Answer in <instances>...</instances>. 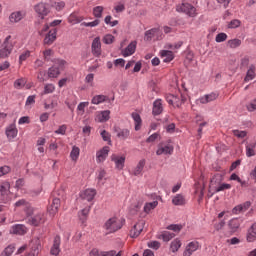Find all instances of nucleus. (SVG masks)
I'll return each instance as SVG.
<instances>
[{"label": "nucleus", "instance_id": "obj_1", "mask_svg": "<svg viewBox=\"0 0 256 256\" xmlns=\"http://www.w3.org/2000/svg\"><path fill=\"white\" fill-rule=\"evenodd\" d=\"M123 225H125V219L112 217L105 222L103 228L107 233H115L119 229H123Z\"/></svg>", "mask_w": 256, "mask_h": 256}, {"label": "nucleus", "instance_id": "obj_2", "mask_svg": "<svg viewBox=\"0 0 256 256\" xmlns=\"http://www.w3.org/2000/svg\"><path fill=\"white\" fill-rule=\"evenodd\" d=\"M67 66V61L56 59L54 65L48 69V77L50 79H57L61 75V71Z\"/></svg>", "mask_w": 256, "mask_h": 256}, {"label": "nucleus", "instance_id": "obj_3", "mask_svg": "<svg viewBox=\"0 0 256 256\" xmlns=\"http://www.w3.org/2000/svg\"><path fill=\"white\" fill-rule=\"evenodd\" d=\"M177 13H184L188 17H197V8L189 2H182L176 6Z\"/></svg>", "mask_w": 256, "mask_h": 256}, {"label": "nucleus", "instance_id": "obj_4", "mask_svg": "<svg viewBox=\"0 0 256 256\" xmlns=\"http://www.w3.org/2000/svg\"><path fill=\"white\" fill-rule=\"evenodd\" d=\"M210 189H213L214 193H220V191L231 189V184L221 183L220 176H215L210 181Z\"/></svg>", "mask_w": 256, "mask_h": 256}, {"label": "nucleus", "instance_id": "obj_5", "mask_svg": "<svg viewBox=\"0 0 256 256\" xmlns=\"http://www.w3.org/2000/svg\"><path fill=\"white\" fill-rule=\"evenodd\" d=\"M11 184L3 182L0 185V203H9L11 201Z\"/></svg>", "mask_w": 256, "mask_h": 256}, {"label": "nucleus", "instance_id": "obj_6", "mask_svg": "<svg viewBox=\"0 0 256 256\" xmlns=\"http://www.w3.org/2000/svg\"><path fill=\"white\" fill-rule=\"evenodd\" d=\"M11 36H7L0 49V59H7L13 52V43L10 42Z\"/></svg>", "mask_w": 256, "mask_h": 256}, {"label": "nucleus", "instance_id": "obj_7", "mask_svg": "<svg viewBox=\"0 0 256 256\" xmlns=\"http://www.w3.org/2000/svg\"><path fill=\"white\" fill-rule=\"evenodd\" d=\"M95 195H97V190L96 189H86L80 192V203H91L93 199H95Z\"/></svg>", "mask_w": 256, "mask_h": 256}, {"label": "nucleus", "instance_id": "obj_8", "mask_svg": "<svg viewBox=\"0 0 256 256\" xmlns=\"http://www.w3.org/2000/svg\"><path fill=\"white\" fill-rule=\"evenodd\" d=\"M174 147L170 143L162 142L158 144L156 155H173Z\"/></svg>", "mask_w": 256, "mask_h": 256}, {"label": "nucleus", "instance_id": "obj_9", "mask_svg": "<svg viewBox=\"0 0 256 256\" xmlns=\"http://www.w3.org/2000/svg\"><path fill=\"white\" fill-rule=\"evenodd\" d=\"M143 229H145V221L140 220L130 229V237H132V239H137V237L143 233Z\"/></svg>", "mask_w": 256, "mask_h": 256}, {"label": "nucleus", "instance_id": "obj_10", "mask_svg": "<svg viewBox=\"0 0 256 256\" xmlns=\"http://www.w3.org/2000/svg\"><path fill=\"white\" fill-rule=\"evenodd\" d=\"M34 11L38 17L45 19L49 15V6L43 2H40L34 6Z\"/></svg>", "mask_w": 256, "mask_h": 256}, {"label": "nucleus", "instance_id": "obj_11", "mask_svg": "<svg viewBox=\"0 0 256 256\" xmlns=\"http://www.w3.org/2000/svg\"><path fill=\"white\" fill-rule=\"evenodd\" d=\"M15 207H22L27 215V217H31L33 213H35V209L31 206L29 202H27L25 199L18 200L15 203Z\"/></svg>", "mask_w": 256, "mask_h": 256}, {"label": "nucleus", "instance_id": "obj_12", "mask_svg": "<svg viewBox=\"0 0 256 256\" xmlns=\"http://www.w3.org/2000/svg\"><path fill=\"white\" fill-rule=\"evenodd\" d=\"M198 249H201V244L197 241H192L189 242L184 251H183V256H191L193 255V253H195V251H197Z\"/></svg>", "mask_w": 256, "mask_h": 256}, {"label": "nucleus", "instance_id": "obj_13", "mask_svg": "<svg viewBox=\"0 0 256 256\" xmlns=\"http://www.w3.org/2000/svg\"><path fill=\"white\" fill-rule=\"evenodd\" d=\"M28 223L39 227V225L45 223V214L43 212H37L34 216L28 218Z\"/></svg>", "mask_w": 256, "mask_h": 256}, {"label": "nucleus", "instance_id": "obj_14", "mask_svg": "<svg viewBox=\"0 0 256 256\" xmlns=\"http://www.w3.org/2000/svg\"><path fill=\"white\" fill-rule=\"evenodd\" d=\"M28 231L29 229L23 224L12 225L9 229L10 235H26Z\"/></svg>", "mask_w": 256, "mask_h": 256}, {"label": "nucleus", "instance_id": "obj_15", "mask_svg": "<svg viewBox=\"0 0 256 256\" xmlns=\"http://www.w3.org/2000/svg\"><path fill=\"white\" fill-rule=\"evenodd\" d=\"M219 97V94L212 92L210 94H206L196 100L197 105H207V103H211V101H216Z\"/></svg>", "mask_w": 256, "mask_h": 256}, {"label": "nucleus", "instance_id": "obj_16", "mask_svg": "<svg viewBox=\"0 0 256 256\" xmlns=\"http://www.w3.org/2000/svg\"><path fill=\"white\" fill-rule=\"evenodd\" d=\"M57 40V29L52 28L46 34L44 38V45H53Z\"/></svg>", "mask_w": 256, "mask_h": 256}, {"label": "nucleus", "instance_id": "obj_17", "mask_svg": "<svg viewBox=\"0 0 256 256\" xmlns=\"http://www.w3.org/2000/svg\"><path fill=\"white\" fill-rule=\"evenodd\" d=\"M166 101L169 105H173V107H179L180 105H183L185 99H181V97L177 95L168 94L166 96Z\"/></svg>", "mask_w": 256, "mask_h": 256}, {"label": "nucleus", "instance_id": "obj_18", "mask_svg": "<svg viewBox=\"0 0 256 256\" xmlns=\"http://www.w3.org/2000/svg\"><path fill=\"white\" fill-rule=\"evenodd\" d=\"M109 119H111V111L109 110L99 111L96 113L95 121H97V123H107Z\"/></svg>", "mask_w": 256, "mask_h": 256}, {"label": "nucleus", "instance_id": "obj_19", "mask_svg": "<svg viewBox=\"0 0 256 256\" xmlns=\"http://www.w3.org/2000/svg\"><path fill=\"white\" fill-rule=\"evenodd\" d=\"M109 156V146H104L102 149L96 152L97 163H103Z\"/></svg>", "mask_w": 256, "mask_h": 256}, {"label": "nucleus", "instance_id": "obj_20", "mask_svg": "<svg viewBox=\"0 0 256 256\" xmlns=\"http://www.w3.org/2000/svg\"><path fill=\"white\" fill-rule=\"evenodd\" d=\"M115 133H117V137L121 141H127V139L131 138V130L128 128H115Z\"/></svg>", "mask_w": 256, "mask_h": 256}, {"label": "nucleus", "instance_id": "obj_21", "mask_svg": "<svg viewBox=\"0 0 256 256\" xmlns=\"http://www.w3.org/2000/svg\"><path fill=\"white\" fill-rule=\"evenodd\" d=\"M111 161L115 163V167L119 171L123 170V167H125V156H119L117 154H113L111 156Z\"/></svg>", "mask_w": 256, "mask_h": 256}, {"label": "nucleus", "instance_id": "obj_22", "mask_svg": "<svg viewBox=\"0 0 256 256\" xmlns=\"http://www.w3.org/2000/svg\"><path fill=\"white\" fill-rule=\"evenodd\" d=\"M50 253L54 256H57L59 253H61V236H55Z\"/></svg>", "mask_w": 256, "mask_h": 256}, {"label": "nucleus", "instance_id": "obj_23", "mask_svg": "<svg viewBox=\"0 0 256 256\" xmlns=\"http://www.w3.org/2000/svg\"><path fill=\"white\" fill-rule=\"evenodd\" d=\"M59 207H61V200L54 198L52 204L48 207V213L54 217L57 211H59Z\"/></svg>", "mask_w": 256, "mask_h": 256}, {"label": "nucleus", "instance_id": "obj_24", "mask_svg": "<svg viewBox=\"0 0 256 256\" xmlns=\"http://www.w3.org/2000/svg\"><path fill=\"white\" fill-rule=\"evenodd\" d=\"M41 249V240H32V250L26 256H38Z\"/></svg>", "mask_w": 256, "mask_h": 256}, {"label": "nucleus", "instance_id": "obj_25", "mask_svg": "<svg viewBox=\"0 0 256 256\" xmlns=\"http://www.w3.org/2000/svg\"><path fill=\"white\" fill-rule=\"evenodd\" d=\"M18 133L19 130H17V126H15V124H11L6 128V137L9 141L15 139Z\"/></svg>", "mask_w": 256, "mask_h": 256}, {"label": "nucleus", "instance_id": "obj_26", "mask_svg": "<svg viewBox=\"0 0 256 256\" xmlns=\"http://www.w3.org/2000/svg\"><path fill=\"white\" fill-rule=\"evenodd\" d=\"M251 207V202L247 201L243 204L237 205L232 209L233 215H239V213H245Z\"/></svg>", "mask_w": 256, "mask_h": 256}, {"label": "nucleus", "instance_id": "obj_27", "mask_svg": "<svg viewBox=\"0 0 256 256\" xmlns=\"http://www.w3.org/2000/svg\"><path fill=\"white\" fill-rule=\"evenodd\" d=\"M92 53L95 57L101 55V38L96 37L92 42Z\"/></svg>", "mask_w": 256, "mask_h": 256}, {"label": "nucleus", "instance_id": "obj_28", "mask_svg": "<svg viewBox=\"0 0 256 256\" xmlns=\"http://www.w3.org/2000/svg\"><path fill=\"white\" fill-rule=\"evenodd\" d=\"M255 71H256L255 64H251L248 67V70L246 72V76L244 78L245 83H249V81H253V79H255V77H256Z\"/></svg>", "mask_w": 256, "mask_h": 256}, {"label": "nucleus", "instance_id": "obj_29", "mask_svg": "<svg viewBox=\"0 0 256 256\" xmlns=\"http://www.w3.org/2000/svg\"><path fill=\"white\" fill-rule=\"evenodd\" d=\"M152 113L153 115H161V113H163V100L156 99L153 102Z\"/></svg>", "mask_w": 256, "mask_h": 256}, {"label": "nucleus", "instance_id": "obj_30", "mask_svg": "<svg viewBox=\"0 0 256 256\" xmlns=\"http://www.w3.org/2000/svg\"><path fill=\"white\" fill-rule=\"evenodd\" d=\"M137 49V42L133 41L131 42L123 51L122 55L123 57H130V55H133L135 53V50Z\"/></svg>", "mask_w": 256, "mask_h": 256}, {"label": "nucleus", "instance_id": "obj_31", "mask_svg": "<svg viewBox=\"0 0 256 256\" xmlns=\"http://www.w3.org/2000/svg\"><path fill=\"white\" fill-rule=\"evenodd\" d=\"M228 227L231 233L237 232V229L241 227V220L239 218H233L228 222Z\"/></svg>", "mask_w": 256, "mask_h": 256}, {"label": "nucleus", "instance_id": "obj_32", "mask_svg": "<svg viewBox=\"0 0 256 256\" xmlns=\"http://www.w3.org/2000/svg\"><path fill=\"white\" fill-rule=\"evenodd\" d=\"M160 55H161L164 63H171V61H173V59H175V55H173V52L169 51V50H162L160 52Z\"/></svg>", "mask_w": 256, "mask_h": 256}, {"label": "nucleus", "instance_id": "obj_33", "mask_svg": "<svg viewBox=\"0 0 256 256\" xmlns=\"http://www.w3.org/2000/svg\"><path fill=\"white\" fill-rule=\"evenodd\" d=\"M59 102L55 96L51 97L50 100H47L44 102V109L49 110V109H55L58 107Z\"/></svg>", "mask_w": 256, "mask_h": 256}, {"label": "nucleus", "instance_id": "obj_34", "mask_svg": "<svg viewBox=\"0 0 256 256\" xmlns=\"http://www.w3.org/2000/svg\"><path fill=\"white\" fill-rule=\"evenodd\" d=\"M131 117L135 123V131L141 130V125L143 124V120L141 119V115L139 113L133 112Z\"/></svg>", "mask_w": 256, "mask_h": 256}, {"label": "nucleus", "instance_id": "obj_35", "mask_svg": "<svg viewBox=\"0 0 256 256\" xmlns=\"http://www.w3.org/2000/svg\"><path fill=\"white\" fill-rule=\"evenodd\" d=\"M246 239L249 243H253L256 240V223L249 228Z\"/></svg>", "mask_w": 256, "mask_h": 256}, {"label": "nucleus", "instance_id": "obj_36", "mask_svg": "<svg viewBox=\"0 0 256 256\" xmlns=\"http://www.w3.org/2000/svg\"><path fill=\"white\" fill-rule=\"evenodd\" d=\"M23 17H25V12L23 11H17V12H13L9 19L11 23H19V21H21V19H23Z\"/></svg>", "mask_w": 256, "mask_h": 256}, {"label": "nucleus", "instance_id": "obj_37", "mask_svg": "<svg viewBox=\"0 0 256 256\" xmlns=\"http://www.w3.org/2000/svg\"><path fill=\"white\" fill-rule=\"evenodd\" d=\"M256 143L250 142L246 144V157H255Z\"/></svg>", "mask_w": 256, "mask_h": 256}, {"label": "nucleus", "instance_id": "obj_38", "mask_svg": "<svg viewBox=\"0 0 256 256\" xmlns=\"http://www.w3.org/2000/svg\"><path fill=\"white\" fill-rule=\"evenodd\" d=\"M145 163V159L140 160L133 170V175H141L143 173V169L145 168Z\"/></svg>", "mask_w": 256, "mask_h": 256}, {"label": "nucleus", "instance_id": "obj_39", "mask_svg": "<svg viewBox=\"0 0 256 256\" xmlns=\"http://www.w3.org/2000/svg\"><path fill=\"white\" fill-rule=\"evenodd\" d=\"M89 211H91V205L87 204L86 207L79 212V218L82 223L87 221V215H89Z\"/></svg>", "mask_w": 256, "mask_h": 256}, {"label": "nucleus", "instance_id": "obj_40", "mask_svg": "<svg viewBox=\"0 0 256 256\" xmlns=\"http://www.w3.org/2000/svg\"><path fill=\"white\" fill-rule=\"evenodd\" d=\"M181 240H179V238L174 239L171 244H170V251L172 253H177V251H179V249H181Z\"/></svg>", "mask_w": 256, "mask_h": 256}, {"label": "nucleus", "instance_id": "obj_41", "mask_svg": "<svg viewBox=\"0 0 256 256\" xmlns=\"http://www.w3.org/2000/svg\"><path fill=\"white\" fill-rule=\"evenodd\" d=\"M158 33H159V28H152L145 32L144 40L151 41V39H153V37H155V35H157Z\"/></svg>", "mask_w": 256, "mask_h": 256}, {"label": "nucleus", "instance_id": "obj_42", "mask_svg": "<svg viewBox=\"0 0 256 256\" xmlns=\"http://www.w3.org/2000/svg\"><path fill=\"white\" fill-rule=\"evenodd\" d=\"M173 237H175V233H172L169 231H164L158 236V239H162L163 241H165L167 243V242L171 241V239H173Z\"/></svg>", "mask_w": 256, "mask_h": 256}, {"label": "nucleus", "instance_id": "obj_43", "mask_svg": "<svg viewBox=\"0 0 256 256\" xmlns=\"http://www.w3.org/2000/svg\"><path fill=\"white\" fill-rule=\"evenodd\" d=\"M107 99L108 98L105 95H96L92 98L91 103L92 105H101V103H105Z\"/></svg>", "mask_w": 256, "mask_h": 256}, {"label": "nucleus", "instance_id": "obj_44", "mask_svg": "<svg viewBox=\"0 0 256 256\" xmlns=\"http://www.w3.org/2000/svg\"><path fill=\"white\" fill-rule=\"evenodd\" d=\"M173 205L179 206V205H185V196L182 194H177L172 199Z\"/></svg>", "mask_w": 256, "mask_h": 256}, {"label": "nucleus", "instance_id": "obj_45", "mask_svg": "<svg viewBox=\"0 0 256 256\" xmlns=\"http://www.w3.org/2000/svg\"><path fill=\"white\" fill-rule=\"evenodd\" d=\"M68 109H73L77 105V96L70 95L69 98L65 101Z\"/></svg>", "mask_w": 256, "mask_h": 256}, {"label": "nucleus", "instance_id": "obj_46", "mask_svg": "<svg viewBox=\"0 0 256 256\" xmlns=\"http://www.w3.org/2000/svg\"><path fill=\"white\" fill-rule=\"evenodd\" d=\"M159 205L158 201L148 202L144 205V213H151Z\"/></svg>", "mask_w": 256, "mask_h": 256}, {"label": "nucleus", "instance_id": "obj_47", "mask_svg": "<svg viewBox=\"0 0 256 256\" xmlns=\"http://www.w3.org/2000/svg\"><path fill=\"white\" fill-rule=\"evenodd\" d=\"M80 153L81 149H79V147L77 146H73L70 152V159H72L73 161H77V159H79Z\"/></svg>", "mask_w": 256, "mask_h": 256}, {"label": "nucleus", "instance_id": "obj_48", "mask_svg": "<svg viewBox=\"0 0 256 256\" xmlns=\"http://www.w3.org/2000/svg\"><path fill=\"white\" fill-rule=\"evenodd\" d=\"M44 61H51L53 59L55 52L53 49H46L42 52Z\"/></svg>", "mask_w": 256, "mask_h": 256}, {"label": "nucleus", "instance_id": "obj_49", "mask_svg": "<svg viewBox=\"0 0 256 256\" xmlns=\"http://www.w3.org/2000/svg\"><path fill=\"white\" fill-rule=\"evenodd\" d=\"M103 11H105V8L103 6H96L93 8V15L96 17V19H101L103 17Z\"/></svg>", "mask_w": 256, "mask_h": 256}, {"label": "nucleus", "instance_id": "obj_50", "mask_svg": "<svg viewBox=\"0 0 256 256\" xmlns=\"http://www.w3.org/2000/svg\"><path fill=\"white\" fill-rule=\"evenodd\" d=\"M55 92V85L53 84H46L44 86V91L41 93V95H49L51 93Z\"/></svg>", "mask_w": 256, "mask_h": 256}, {"label": "nucleus", "instance_id": "obj_51", "mask_svg": "<svg viewBox=\"0 0 256 256\" xmlns=\"http://www.w3.org/2000/svg\"><path fill=\"white\" fill-rule=\"evenodd\" d=\"M228 47H230V49H237V47H241V40L237 38L229 40Z\"/></svg>", "mask_w": 256, "mask_h": 256}, {"label": "nucleus", "instance_id": "obj_52", "mask_svg": "<svg viewBox=\"0 0 256 256\" xmlns=\"http://www.w3.org/2000/svg\"><path fill=\"white\" fill-rule=\"evenodd\" d=\"M15 253V246L14 245H9L4 249V251L1 253L0 256H11Z\"/></svg>", "mask_w": 256, "mask_h": 256}, {"label": "nucleus", "instance_id": "obj_53", "mask_svg": "<svg viewBox=\"0 0 256 256\" xmlns=\"http://www.w3.org/2000/svg\"><path fill=\"white\" fill-rule=\"evenodd\" d=\"M167 229L169 231H174V233H179V231H181V229H183V226L181 224H171V225L167 226Z\"/></svg>", "mask_w": 256, "mask_h": 256}, {"label": "nucleus", "instance_id": "obj_54", "mask_svg": "<svg viewBox=\"0 0 256 256\" xmlns=\"http://www.w3.org/2000/svg\"><path fill=\"white\" fill-rule=\"evenodd\" d=\"M25 83H27V81L23 78H20L14 82V87L15 89H23V87H25Z\"/></svg>", "mask_w": 256, "mask_h": 256}, {"label": "nucleus", "instance_id": "obj_55", "mask_svg": "<svg viewBox=\"0 0 256 256\" xmlns=\"http://www.w3.org/2000/svg\"><path fill=\"white\" fill-rule=\"evenodd\" d=\"M113 41H115V36L114 35L106 34L103 37V43H105L106 45H111V43H113Z\"/></svg>", "mask_w": 256, "mask_h": 256}, {"label": "nucleus", "instance_id": "obj_56", "mask_svg": "<svg viewBox=\"0 0 256 256\" xmlns=\"http://www.w3.org/2000/svg\"><path fill=\"white\" fill-rule=\"evenodd\" d=\"M8 173H11V167H9L8 165L0 167V177L8 175Z\"/></svg>", "mask_w": 256, "mask_h": 256}, {"label": "nucleus", "instance_id": "obj_57", "mask_svg": "<svg viewBox=\"0 0 256 256\" xmlns=\"http://www.w3.org/2000/svg\"><path fill=\"white\" fill-rule=\"evenodd\" d=\"M29 57H31V51L27 50V51L23 52L19 56V63H23V61H27V59H29Z\"/></svg>", "mask_w": 256, "mask_h": 256}, {"label": "nucleus", "instance_id": "obj_58", "mask_svg": "<svg viewBox=\"0 0 256 256\" xmlns=\"http://www.w3.org/2000/svg\"><path fill=\"white\" fill-rule=\"evenodd\" d=\"M68 21L72 25H77V23H81L80 18H78L75 14H71L68 18Z\"/></svg>", "mask_w": 256, "mask_h": 256}, {"label": "nucleus", "instance_id": "obj_59", "mask_svg": "<svg viewBox=\"0 0 256 256\" xmlns=\"http://www.w3.org/2000/svg\"><path fill=\"white\" fill-rule=\"evenodd\" d=\"M246 109L247 111L253 112L256 111V99L250 101L247 105H246Z\"/></svg>", "mask_w": 256, "mask_h": 256}, {"label": "nucleus", "instance_id": "obj_60", "mask_svg": "<svg viewBox=\"0 0 256 256\" xmlns=\"http://www.w3.org/2000/svg\"><path fill=\"white\" fill-rule=\"evenodd\" d=\"M240 26H241V21L237 19L232 20L228 24L229 29H237V27H240Z\"/></svg>", "mask_w": 256, "mask_h": 256}, {"label": "nucleus", "instance_id": "obj_61", "mask_svg": "<svg viewBox=\"0 0 256 256\" xmlns=\"http://www.w3.org/2000/svg\"><path fill=\"white\" fill-rule=\"evenodd\" d=\"M114 10L116 11V13H123V11H125V2H120L118 3L115 7Z\"/></svg>", "mask_w": 256, "mask_h": 256}, {"label": "nucleus", "instance_id": "obj_62", "mask_svg": "<svg viewBox=\"0 0 256 256\" xmlns=\"http://www.w3.org/2000/svg\"><path fill=\"white\" fill-rule=\"evenodd\" d=\"M216 43H223L227 41V35L225 33H219L215 38Z\"/></svg>", "mask_w": 256, "mask_h": 256}, {"label": "nucleus", "instance_id": "obj_63", "mask_svg": "<svg viewBox=\"0 0 256 256\" xmlns=\"http://www.w3.org/2000/svg\"><path fill=\"white\" fill-rule=\"evenodd\" d=\"M233 135H235V137H238L239 139H244V137H247V132L240 131V130H233Z\"/></svg>", "mask_w": 256, "mask_h": 256}, {"label": "nucleus", "instance_id": "obj_64", "mask_svg": "<svg viewBox=\"0 0 256 256\" xmlns=\"http://www.w3.org/2000/svg\"><path fill=\"white\" fill-rule=\"evenodd\" d=\"M56 135H65L67 133V125L63 124L55 131Z\"/></svg>", "mask_w": 256, "mask_h": 256}]
</instances>
